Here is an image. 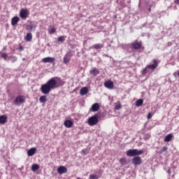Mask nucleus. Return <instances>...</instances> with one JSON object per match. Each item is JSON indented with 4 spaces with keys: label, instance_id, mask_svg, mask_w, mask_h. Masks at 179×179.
<instances>
[{
    "label": "nucleus",
    "instance_id": "393cba45",
    "mask_svg": "<svg viewBox=\"0 0 179 179\" xmlns=\"http://www.w3.org/2000/svg\"><path fill=\"white\" fill-rule=\"evenodd\" d=\"M32 39V34L31 32L27 34L26 36H25V40L26 41H31V40Z\"/></svg>",
    "mask_w": 179,
    "mask_h": 179
},
{
    "label": "nucleus",
    "instance_id": "58836bf2",
    "mask_svg": "<svg viewBox=\"0 0 179 179\" xmlns=\"http://www.w3.org/2000/svg\"><path fill=\"white\" fill-rule=\"evenodd\" d=\"M174 3L179 6V0H174Z\"/></svg>",
    "mask_w": 179,
    "mask_h": 179
},
{
    "label": "nucleus",
    "instance_id": "c9c22d12",
    "mask_svg": "<svg viewBox=\"0 0 179 179\" xmlns=\"http://www.w3.org/2000/svg\"><path fill=\"white\" fill-rule=\"evenodd\" d=\"M115 110H120L121 108H122V105H121V103H118V104H117L116 106H115Z\"/></svg>",
    "mask_w": 179,
    "mask_h": 179
},
{
    "label": "nucleus",
    "instance_id": "2f4dec72",
    "mask_svg": "<svg viewBox=\"0 0 179 179\" xmlns=\"http://www.w3.org/2000/svg\"><path fill=\"white\" fill-rule=\"evenodd\" d=\"M7 57H8V54L6 52H2L1 58H3L5 61H6Z\"/></svg>",
    "mask_w": 179,
    "mask_h": 179
},
{
    "label": "nucleus",
    "instance_id": "79ce46f5",
    "mask_svg": "<svg viewBox=\"0 0 179 179\" xmlns=\"http://www.w3.org/2000/svg\"><path fill=\"white\" fill-rule=\"evenodd\" d=\"M125 50H127L129 52H130V51L129 50V48H126Z\"/></svg>",
    "mask_w": 179,
    "mask_h": 179
},
{
    "label": "nucleus",
    "instance_id": "20e7f679",
    "mask_svg": "<svg viewBox=\"0 0 179 179\" xmlns=\"http://www.w3.org/2000/svg\"><path fill=\"white\" fill-rule=\"evenodd\" d=\"M141 42H137L135 41L132 43H129V44H124L122 48L123 49H128V48H132L134 50H139L141 48Z\"/></svg>",
    "mask_w": 179,
    "mask_h": 179
},
{
    "label": "nucleus",
    "instance_id": "49530a36",
    "mask_svg": "<svg viewBox=\"0 0 179 179\" xmlns=\"http://www.w3.org/2000/svg\"><path fill=\"white\" fill-rule=\"evenodd\" d=\"M76 179H81L80 177H78Z\"/></svg>",
    "mask_w": 179,
    "mask_h": 179
},
{
    "label": "nucleus",
    "instance_id": "473e14b6",
    "mask_svg": "<svg viewBox=\"0 0 179 179\" xmlns=\"http://www.w3.org/2000/svg\"><path fill=\"white\" fill-rule=\"evenodd\" d=\"M143 138L145 141H148L150 138V134H145Z\"/></svg>",
    "mask_w": 179,
    "mask_h": 179
},
{
    "label": "nucleus",
    "instance_id": "5701e85b",
    "mask_svg": "<svg viewBox=\"0 0 179 179\" xmlns=\"http://www.w3.org/2000/svg\"><path fill=\"white\" fill-rule=\"evenodd\" d=\"M173 138V134H167L165 138H164V141L165 142H170L172 140Z\"/></svg>",
    "mask_w": 179,
    "mask_h": 179
},
{
    "label": "nucleus",
    "instance_id": "6ab92c4d",
    "mask_svg": "<svg viewBox=\"0 0 179 179\" xmlns=\"http://www.w3.org/2000/svg\"><path fill=\"white\" fill-rule=\"evenodd\" d=\"M89 90L87 87H83L81 88L80 93L81 96H85L88 93Z\"/></svg>",
    "mask_w": 179,
    "mask_h": 179
},
{
    "label": "nucleus",
    "instance_id": "4c0bfd02",
    "mask_svg": "<svg viewBox=\"0 0 179 179\" xmlns=\"http://www.w3.org/2000/svg\"><path fill=\"white\" fill-rule=\"evenodd\" d=\"M151 118H152V114L150 113H149L148 115V119L150 120Z\"/></svg>",
    "mask_w": 179,
    "mask_h": 179
},
{
    "label": "nucleus",
    "instance_id": "aec40b11",
    "mask_svg": "<svg viewBox=\"0 0 179 179\" xmlns=\"http://www.w3.org/2000/svg\"><path fill=\"white\" fill-rule=\"evenodd\" d=\"M73 124V122L71 120H66L64 122V126L66 128H71Z\"/></svg>",
    "mask_w": 179,
    "mask_h": 179
},
{
    "label": "nucleus",
    "instance_id": "a19ab883",
    "mask_svg": "<svg viewBox=\"0 0 179 179\" xmlns=\"http://www.w3.org/2000/svg\"><path fill=\"white\" fill-rule=\"evenodd\" d=\"M20 49L21 50H23L24 48H23L22 46H21V47H20Z\"/></svg>",
    "mask_w": 179,
    "mask_h": 179
},
{
    "label": "nucleus",
    "instance_id": "f8f14e48",
    "mask_svg": "<svg viewBox=\"0 0 179 179\" xmlns=\"http://www.w3.org/2000/svg\"><path fill=\"white\" fill-rule=\"evenodd\" d=\"M55 61V58L51 57H45L42 59V62L43 63H50V64L54 63Z\"/></svg>",
    "mask_w": 179,
    "mask_h": 179
},
{
    "label": "nucleus",
    "instance_id": "de8ad7c7",
    "mask_svg": "<svg viewBox=\"0 0 179 179\" xmlns=\"http://www.w3.org/2000/svg\"><path fill=\"white\" fill-rule=\"evenodd\" d=\"M150 10H151V8H149V11L150 12Z\"/></svg>",
    "mask_w": 179,
    "mask_h": 179
},
{
    "label": "nucleus",
    "instance_id": "1a4fd4ad",
    "mask_svg": "<svg viewBox=\"0 0 179 179\" xmlns=\"http://www.w3.org/2000/svg\"><path fill=\"white\" fill-rule=\"evenodd\" d=\"M100 109V106L99 103H94V104H92V107L90 108V110L91 112H97L99 111V110Z\"/></svg>",
    "mask_w": 179,
    "mask_h": 179
},
{
    "label": "nucleus",
    "instance_id": "ea45409f",
    "mask_svg": "<svg viewBox=\"0 0 179 179\" xmlns=\"http://www.w3.org/2000/svg\"><path fill=\"white\" fill-rule=\"evenodd\" d=\"M167 173L169 175H171V169H168L167 170Z\"/></svg>",
    "mask_w": 179,
    "mask_h": 179
},
{
    "label": "nucleus",
    "instance_id": "9b49d317",
    "mask_svg": "<svg viewBox=\"0 0 179 179\" xmlns=\"http://www.w3.org/2000/svg\"><path fill=\"white\" fill-rule=\"evenodd\" d=\"M57 173L60 175L66 173H67V168L64 166H60L57 169Z\"/></svg>",
    "mask_w": 179,
    "mask_h": 179
},
{
    "label": "nucleus",
    "instance_id": "bb28decb",
    "mask_svg": "<svg viewBox=\"0 0 179 179\" xmlns=\"http://www.w3.org/2000/svg\"><path fill=\"white\" fill-rule=\"evenodd\" d=\"M38 169H39L38 164H33L31 165V170L32 171L34 172V171L38 170Z\"/></svg>",
    "mask_w": 179,
    "mask_h": 179
},
{
    "label": "nucleus",
    "instance_id": "e433bc0d",
    "mask_svg": "<svg viewBox=\"0 0 179 179\" xmlns=\"http://www.w3.org/2000/svg\"><path fill=\"white\" fill-rule=\"evenodd\" d=\"M27 29L28 31H31V30H32L33 29L31 28V27L30 26V24H29V25H27Z\"/></svg>",
    "mask_w": 179,
    "mask_h": 179
},
{
    "label": "nucleus",
    "instance_id": "ddd939ff",
    "mask_svg": "<svg viewBox=\"0 0 179 179\" xmlns=\"http://www.w3.org/2000/svg\"><path fill=\"white\" fill-rule=\"evenodd\" d=\"M90 74L94 77H96L99 74V71L96 68L94 67L90 71Z\"/></svg>",
    "mask_w": 179,
    "mask_h": 179
},
{
    "label": "nucleus",
    "instance_id": "6e6552de",
    "mask_svg": "<svg viewBox=\"0 0 179 179\" xmlns=\"http://www.w3.org/2000/svg\"><path fill=\"white\" fill-rule=\"evenodd\" d=\"M132 163L133 164L136 165V166H139L142 163V159L141 157L138 156H135L133 159H132Z\"/></svg>",
    "mask_w": 179,
    "mask_h": 179
},
{
    "label": "nucleus",
    "instance_id": "9d476101",
    "mask_svg": "<svg viewBox=\"0 0 179 179\" xmlns=\"http://www.w3.org/2000/svg\"><path fill=\"white\" fill-rule=\"evenodd\" d=\"M104 86L107 89L113 90L114 87V83L111 80H107L104 83Z\"/></svg>",
    "mask_w": 179,
    "mask_h": 179
},
{
    "label": "nucleus",
    "instance_id": "8fccbe9b",
    "mask_svg": "<svg viewBox=\"0 0 179 179\" xmlns=\"http://www.w3.org/2000/svg\"><path fill=\"white\" fill-rule=\"evenodd\" d=\"M178 76H179V72H178Z\"/></svg>",
    "mask_w": 179,
    "mask_h": 179
},
{
    "label": "nucleus",
    "instance_id": "72a5a7b5",
    "mask_svg": "<svg viewBox=\"0 0 179 179\" xmlns=\"http://www.w3.org/2000/svg\"><path fill=\"white\" fill-rule=\"evenodd\" d=\"M56 32V29L55 27H52L50 29L49 33L50 34H53Z\"/></svg>",
    "mask_w": 179,
    "mask_h": 179
},
{
    "label": "nucleus",
    "instance_id": "f03ea898",
    "mask_svg": "<svg viewBox=\"0 0 179 179\" xmlns=\"http://www.w3.org/2000/svg\"><path fill=\"white\" fill-rule=\"evenodd\" d=\"M158 66V62L156 59H154L152 60V64H149L148 66H146V67L142 71V74L145 75L147 73L149 72V70H152L154 71L155 70Z\"/></svg>",
    "mask_w": 179,
    "mask_h": 179
},
{
    "label": "nucleus",
    "instance_id": "f257e3e1",
    "mask_svg": "<svg viewBox=\"0 0 179 179\" xmlns=\"http://www.w3.org/2000/svg\"><path fill=\"white\" fill-rule=\"evenodd\" d=\"M55 79H58L57 77L51 78L46 83L43 84L41 87V91L42 94L46 95L48 94L52 90L55 89L56 83Z\"/></svg>",
    "mask_w": 179,
    "mask_h": 179
},
{
    "label": "nucleus",
    "instance_id": "2eb2a0df",
    "mask_svg": "<svg viewBox=\"0 0 179 179\" xmlns=\"http://www.w3.org/2000/svg\"><path fill=\"white\" fill-rule=\"evenodd\" d=\"M36 152V148H31L27 151V156L28 157H32L35 153Z\"/></svg>",
    "mask_w": 179,
    "mask_h": 179
},
{
    "label": "nucleus",
    "instance_id": "f704fd0d",
    "mask_svg": "<svg viewBox=\"0 0 179 179\" xmlns=\"http://www.w3.org/2000/svg\"><path fill=\"white\" fill-rule=\"evenodd\" d=\"M81 154L83 155H86L87 154V148L83 149L82 151H81Z\"/></svg>",
    "mask_w": 179,
    "mask_h": 179
},
{
    "label": "nucleus",
    "instance_id": "c756f323",
    "mask_svg": "<svg viewBox=\"0 0 179 179\" xmlns=\"http://www.w3.org/2000/svg\"><path fill=\"white\" fill-rule=\"evenodd\" d=\"M168 148L167 146H164L162 150H159V154L162 155L164 152H167Z\"/></svg>",
    "mask_w": 179,
    "mask_h": 179
},
{
    "label": "nucleus",
    "instance_id": "0eeeda50",
    "mask_svg": "<svg viewBox=\"0 0 179 179\" xmlns=\"http://www.w3.org/2000/svg\"><path fill=\"white\" fill-rule=\"evenodd\" d=\"M29 15V12L27 9L22 8L20 11V17L22 20H26Z\"/></svg>",
    "mask_w": 179,
    "mask_h": 179
},
{
    "label": "nucleus",
    "instance_id": "c03bdc74",
    "mask_svg": "<svg viewBox=\"0 0 179 179\" xmlns=\"http://www.w3.org/2000/svg\"><path fill=\"white\" fill-rule=\"evenodd\" d=\"M6 50V48H4L3 49V50Z\"/></svg>",
    "mask_w": 179,
    "mask_h": 179
},
{
    "label": "nucleus",
    "instance_id": "7c9ffc66",
    "mask_svg": "<svg viewBox=\"0 0 179 179\" xmlns=\"http://www.w3.org/2000/svg\"><path fill=\"white\" fill-rule=\"evenodd\" d=\"M29 24L31 27L32 29L37 27V23L36 22H31Z\"/></svg>",
    "mask_w": 179,
    "mask_h": 179
},
{
    "label": "nucleus",
    "instance_id": "7ed1b4c3",
    "mask_svg": "<svg viewBox=\"0 0 179 179\" xmlns=\"http://www.w3.org/2000/svg\"><path fill=\"white\" fill-rule=\"evenodd\" d=\"M144 153V150L138 149H129L127 151V155L128 157H135L141 155Z\"/></svg>",
    "mask_w": 179,
    "mask_h": 179
},
{
    "label": "nucleus",
    "instance_id": "c85d7f7f",
    "mask_svg": "<svg viewBox=\"0 0 179 179\" xmlns=\"http://www.w3.org/2000/svg\"><path fill=\"white\" fill-rule=\"evenodd\" d=\"M65 41V36H60L57 38V41L60 43H64Z\"/></svg>",
    "mask_w": 179,
    "mask_h": 179
},
{
    "label": "nucleus",
    "instance_id": "4be33fe9",
    "mask_svg": "<svg viewBox=\"0 0 179 179\" xmlns=\"http://www.w3.org/2000/svg\"><path fill=\"white\" fill-rule=\"evenodd\" d=\"M103 48V45L102 43L94 44L92 46V48L95 50H101Z\"/></svg>",
    "mask_w": 179,
    "mask_h": 179
},
{
    "label": "nucleus",
    "instance_id": "dca6fc26",
    "mask_svg": "<svg viewBox=\"0 0 179 179\" xmlns=\"http://www.w3.org/2000/svg\"><path fill=\"white\" fill-rule=\"evenodd\" d=\"M101 177V173L99 171V174H90L89 179H99Z\"/></svg>",
    "mask_w": 179,
    "mask_h": 179
},
{
    "label": "nucleus",
    "instance_id": "39448f33",
    "mask_svg": "<svg viewBox=\"0 0 179 179\" xmlns=\"http://www.w3.org/2000/svg\"><path fill=\"white\" fill-rule=\"evenodd\" d=\"M98 122H99V115L97 114H95L90 117L87 120V124L90 127L96 125L98 124Z\"/></svg>",
    "mask_w": 179,
    "mask_h": 179
},
{
    "label": "nucleus",
    "instance_id": "423d86ee",
    "mask_svg": "<svg viewBox=\"0 0 179 179\" xmlns=\"http://www.w3.org/2000/svg\"><path fill=\"white\" fill-rule=\"evenodd\" d=\"M26 101L25 96L23 95H18L15 97V99L13 101L15 106H20L22 104L24 103Z\"/></svg>",
    "mask_w": 179,
    "mask_h": 179
},
{
    "label": "nucleus",
    "instance_id": "412c9836",
    "mask_svg": "<svg viewBox=\"0 0 179 179\" xmlns=\"http://www.w3.org/2000/svg\"><path fill=\"white\" fill-rule=\"evenodd\" d=\"M71 61V57L69 53H66V55L64 57V64H67Z\"/></svg>",
    "mask_w": 179,
    "mask_h": 179
},
{
    "label": "nucleus",
    "instance_id": "a211bd4d",
    "mask_svg": "<svg viewBox=\"0 0 179 179\" xmlns=\"http://www.w3.org/2000/svg\"><path fill=\"white\" fill-rule=\"evenodd\" d=\"M20 21V18L17 16H15L11 19L12 26H15L17 22Z\"/></svg>",
    "mask_w": 179,
    "mask_h": 179
},
{
    "label": "nucleus",
    "instance_id": "f3484780",
    "mask_svg": "<svg viewBox=\"0 0 179 179\" xmlns=\"http://www.w3.org/2000/svg\"><path fill=\"white\" fill-rule=\"evenodd\" d=\"M8 117L5 115L0 116V124H5L7 122Z\"/></svg>",
    "mask_w": 179,
    "mask_h": 179
},
{
    "label": "nucleus",
    "instance_id": "a878e982",
    "mask_svg": "<svg viewBox=\"0 0 179 179\" xmlns=\"http://www.w3.org/2000/svg\"><path fill=\"white\" fill-rule=\"evenodd\" d=\"M39 101H40L41 103H45L47 101V96H46L45 95L41 96L39 98Z\"/></svg>",
    "mask_w": 179,
    "mask_h": 179
},
{
    "label": "nucleus",
    "instance_id": "37998d69",
    "mask_svg": "<svg viewBox=\"0 0 179 179\" xmlns=\"http://www.w3.org/2000/svg\"><path fill=\"white\" fill-rule=\"evenodd\" d=\"M125 50H127L129 52H130V51L129 50V48H126Z\"/></svg>",
    "mask_w": 179,
    "mask_h": 179
},
{
    "label": "nucleus",
    "instance_id": "09e8293b",
    "mask_svg": "<svg viewBox=\"0 0 179 179\" xmlns=\"http://www.w3.org/2000/svg\"><path fill=\"white\" fill-rule=\"evenodd\" d=\"M178 109L179 110V106L178 107Z\"/></svg>",
    "mask_w": 179,
    "mask_h": 179
},
{
    "label": "nucleus",
    "instance_id": "b1692460",
    "mask_svg": "<svg viewBox=\"0 0 179 179\" xmlns=\"http://www.w3.org/2000/svg\"><path fill=\"white\" fill-rule=\"evenodd\" d=\"M8 59L11 62L12 64H14L17 61V57L15 56L11 55L8 57Z\"/></svg>",
    "mask_w": 179,
    "mask_h": 179
},
{
    "label": "nucleus",
    "instance_id": "a18cd8bd",
    "mask_svg": "<svg viewBox=\"0 0 179 179\" xmlns=\"http://www.w3.org/2000/svg\"><path fill=\"white\" fill-rule=\"evenodd\" d=\"M22 61H25V58H22Z\"/></svg>",
    "mask_w": 179,
    "mask_h": 179
},
{
    "label": "nucleus",
    "instance_id": "cd10ccee",
    "mask_svg": "<svg viewBox=\"0 0 179 179\" xmlns=\"http://www.w3.org/2000/svg\"><path fill=\"white\" fill-rule=\"evenodd\" d=\"M143 99H138L136 101V106L137 107H140L143 105Z\"/></svg>",
    "mask_w": 179,
    "mask_h": 179
},
{
    "label": "nucleus",
    "instance_id": "4468645a",
    "mask_svg": "<svg viewBox=\"0 0 179 179\" xmlns=\"http://www.w3.org/2000/svg\"><path fill=\"white\" fill-rule=\"evenodd\" d=\"M65 84V82L61 79H59L58 81L56 80L55 78V89L59 87H63Z\"/></svg>",
    "mask_w": 179,
    "mask_h": 179
}]
</instances>
